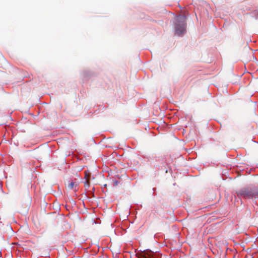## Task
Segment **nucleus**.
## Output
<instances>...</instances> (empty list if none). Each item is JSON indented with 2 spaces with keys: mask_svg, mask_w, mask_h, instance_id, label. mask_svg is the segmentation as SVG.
Listing matches in <instances>:
<instances>
[{
  "mask_svg": "<svg viewBox=\"0 0 258 258\" xmlns=\"http://www.w3.org/2000/svg\"><path fill=\"white\" fill-rule=\"evenodd\" d=\"M115 185H117V181H115Z\"/></svg>",
  "mask_w": 258,
  "mask_h": 258,
  "instance_id": "6",
  "label": "nucleus"
},
{
  "mask_svg": "<svg viewBox=\"0 0 258 258\" xmlns=\"http://www.w3.org/2000/svg\"><path fill=\"white\" fill-rule=\"evenodd\" d=\"M79 183L76 181H68L67 182V187L69 189H73L76 190V188L78 187Z\"/></svg>",
  "mask_w": 258,
  "mask_h": 258,
  "instance_id": "3",
  "label": "nucleus"
},
{
  "mask_svg": "<svg viewBox=\"0 0 258 258\" xmlns=\"http://www.w3.org/2000/svg\"><path fill=\"white\" fill-rule=\"evenodd\" d=\"M175 21V33L178 36H181L186 32V18L178 16L176 17Z\"/></svg>",
  "mask_w": 258,
  "mask_h": 258,
  "instance_id": "2",
  "label": "nucleus"
},
{
  "mask_svg": "<svg viewBox=\"0 0 258 258\" xmlns=\"http://www.w3.org/2000/svg\"><path fill=\"white\" fill-rule=\"evenodd\" d=\"M84 185L85 186H87V187H89V180H87L85 182H84Z\"/></svg>",
  "mask_w": 258,
  "mask_h": 258,
  "instance_id": "5",
  "label": "nucleus"
},
{
  "mask_svg": "<svg viewBox=\"0 0 258 258\" xmlns=\"http://www.w3.org/2000/svg\"><path fill=\"white\" fill-rule=\"evenodd\" d=\"M154 253L150 250H147L143 252L141 258H154Z\"/></svg>",
  "mask_w": 258,
  "mask_h": 258,
  "instance_id": "4",
  "label": "nucleus"
},
{
  "mask_svg": "<svg viewBox=\"0 0 258 258\" xmlns=\"http://www.w3.org/2000/svg\"><path fill=\"white\" fill-rule=\"evenodd\" d=\"M239 198L244 199H258V188L244 187L236 192Z\"/></svg>",
  "mask_w": 258,
  "mask_h": 258,
  "instance_id": "1",
  "label": "nucleus"
}]
</instances>
